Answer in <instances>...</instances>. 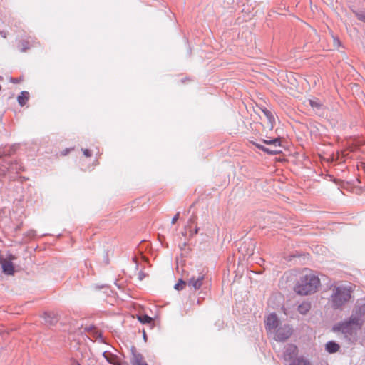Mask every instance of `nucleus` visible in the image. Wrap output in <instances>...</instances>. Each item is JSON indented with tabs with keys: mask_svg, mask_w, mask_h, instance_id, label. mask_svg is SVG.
I'll return each instance as SVG.
<instances>
[{
	"mask_svg": "<svg viewBox=\"0 0 365 365\" xmlns=\"http://www.w3.org/2000/svg\"><path fill=\"white\" fill-rule=\"evenodd\" d=\"M320 279L312 271L304 270L294 287V291L299 295H308L317 292Z\"/></svg>",
	"mask_w": 365,
	"mask_h": 365,
	"instance_id": "1",
	"label": "nucleus"
},
{
	"mask_svg": "<svg viewBox=\"0 0 365 365\" xmlns=\"http://www.w3.org/2000/svg\"><path fill=\"white\" fill-rule=\"evenodd\" d=\"M363 323V319L356 315H351L348 321L336 324L333 327V331H340L346 337L355 336L357 331L361 329Z\"/></svg>",
	"mask_w": 365,
	"mask_h": 365,
	"instance_id": "2",
	"label": "nucleus"
},
{
	"mask_svg": "<svg viewBox=\"0 0 365 365\" xmlns=\"http://www.w3.org/2000/svg\"><path fill=\"white\" fill-rule=\"evenodd\" d=\"M351 287H335L331 297L332 306L336 309L341 307L351 299Z\"/></svg>",
	"mask_w": 365,
	"mask_h": 365,
	"instance_id": "3",
	"label": "nucleus"
},
{
	"mask_svg": "<svg viewBox=\"0 0 365 365\" xmlns=\"http://www.w3.org/2000/svg\"><path fill=\"white\" fill-rule=\"evenodd\" d=\"M131 353L130 363L132 365H148L143 355L138 353L135 347H132Z\"/></svg>",
	"mask_w": 365,
	"mask_h": 365,
	"instance_id": "4",
	"label": "nucleus"
},
{
	"mask_svg": "<svg viewBox=\"0 0 365 365\" xmlns=\"http://www.w3.org/2000/svg\"><path fill=\"white\" fill-rule=\"evenodd\" d=\"M266 329L268 330L275 329L278 324L279 320L275 314H269L265 320Z\"/></svg>",
	"mask_w": 365,
	"mask_h": 365,
	"instance_id": "5",
	"label": "nucleus"
},
{
	"mask_svg": "<svg viewBox=\"0 0 365 365\" xmlns=\"http://www.w3.org/2000/svg\"><path fill=\"white\" fill-rule=\"evenodd\" d=\"M352 315L358 316L361 317V319L365 315V298L357 301L355 310Z\"/></svg>",
	"mask_w": 365,
	"mask_h": 365,
	"instance_id": "6",
	"label": "nucleus"
},
{
	"mask_svg": "<svg viewBox=\"0 0 365 365\" xmlns=\"http://www.w3.org/2000/svg\"><path fill=\"white\" fill-rule=\"evenodd\" d=\"M291 334V329L289 327H285L284 329H279L277 331L276 337L279 341H284L288 339Z\"/></svg>",
	"mask_w": 365,
	"mask_h": 365,
	"instance_id": "7",
	"label": "nucleus"
},
{
	"mask_svg": "<svg viewBox=\"0 0 365 365\" xmlns=\"http://www.w3.org/2000/svg\"><path fill=\"white\" fill-rule=\"evenodd\" d=\"M203 279V275H199L197 278L193 277L189 279L187 284L189 287H193L195 289H198L202 285Z\"/></svg>",
	"mask_w": 365,
	"mask_h": 365,
	"instance_id": "8",
	"label": "nucleus"
},
{
	"mask_svg": "<svg viewBox=\"0 0 365 365\" xmlns=\"http://www.w3.org/2000/svg\"><path fill=\"white\" fill-rule=\"evenodd\" d=\"M103 356L110 364H112L113 365H120L118 358L115 355H114L108 351H104L103 353Z\"/></svg>",
	"mask_w": 365,
	"mask_h": 365,
	"instance_id": "9",
	"label": "nucleus"
},
{
	"mask_svg": "<svg viewBox=\"0 0 365 365\" xmlns=\"http://www.w3.org/2000/svg\"><path fill=\"white\" fill-rule=\"evenodd\" d=\"M339 349V345L334 341H329L326 344V350L329 353L337 352Z\"/></svg>",
	"mask_w": 365,
	"mask_h": 365,
	"instance_id": "10",
	"label": "nucleus"
},
{
	"mask_svg": "<svg viewBox=\"0 0 365 365\" xmlns=\"http://www.w3.org/2000/svg\"><path fill=\"white\" fill-rule=\"evenodd\" d=\"M2 269L4 272L12 274L14 272V266L11 262L8 261H4L2 263Z\"/></svg>",
	"mask_w": 365,
	"mask_h": 365,
	"instance_id": "11",
	"label": "nucleus"
},
{
	"mask_svg": "<svg viewBox=\"0 0 365 365\" xmlns=\"http://www.w3.org/2000/svg\"><path fill=\"white\" fill-rule=\"evenodd\" d=\"M29 98V93L26 91H22L18 96V102L21 106H23L26 103Z\"/></svg>",
	"mask_w": 365,
	"mask_h": 365,
	"instance_id": "12",
	"label": "nucleus"
},
{
	"mask_svg": "<svg viewBox=\"0 0 365 365\" xmlns=\"http://www.w3.org/2000/svg\"><path fill=\"white\" fill-rule=\"evenodd\" d=\"M310 308L311 305L309 302H303L298 307V311L302 314H306Z\"/></svg>",
	"mask_w": 365,
	"mask_h": 365,
	"instance_id": "13",
	"label": "nucleus"
},
{
	"mask_svg": "<svg viewBox=\"0 0 365 365\" xmlns=\"http://www.w3.org/2000/svg\"><path fill=\"white\" fill-rule=\"evenodd\" d=\"M264 114L266 115V118H267L268 123H269L268 127L269 128V129H272L273 128L274 122V118L273 115L268 110L264 111Z\"/></svg>",
	"mask_w": 365,
	"mask_h": 365,
	"instance_id": "14",
	"label": "nucleus"
},
{
	"mask_svg": "<svg viewBox=\"0 0 365 365\" xmlns=\"http://www.w3.org/2000/svg\"><path fill=\"white\" fill-rule=\"evenodd\" d=\"M290 365H310V364L302 358H298L294 359Z\"/></svg>",
	"mask_w": 365,
	"mask_h": 365,
	"instance_id": "15",
	"label": "nucleus"
},
{
	"mask_svg": "<svg viewBox=\"0 0 365 365\" xmlns=\"http://www.w3.org/2000/svg\"><path fill=\"white\" fill-rule=\"evenodd\" d=\"M138 319L143 324H149L153 321V319L148 315L138 316Z\"/></svg>",
	"mask_w": 365,
	"mask_h": 365,
	"instance_id": "16",
	"label": "nucleus"
},
{
	"mask_svg": "<svg viewBox=\"0 0 365 365\" xmlns=\"http://www.w3.org/2000/svg\"><path fill=\"white\" fill-rule=\"evenodd\" d=\"M265 143L267 144H269V145H274V146H279L280 145V142H279V140L277 139V138H274L273 140H264Z\"/></svg>",
	"mask_w": 365,
	"mask_h": 365,
	"instance_id": "17",
	"label": "nucleus"
},
{
	"mask_svg": "<svg viewBox=\"0 0 365 365\" xmlns=\"http://www.w3.org/2000/svg\"><path fill=\"white\" fill-rule=\"evenodd\" d=\"M185 286V282L182 280H180L175 285V288L178 290H182Z\"/></svg>",
	"mask_w": 365,
	"mask_h": 365,
	"instance_id": "18",
	"label": "nucleus"
},
{
	"mask_svg": "<svg viewBox=\"0 0 365 365\" xmlns=\"http://www.w3.org/2000/svg\"><path fill=\"white\" fill-rule=\"evenodd\" d=\"M309 103L312 108H319L321 107L320 103L317 101L309 100Z\"/></svg>",
	"mask_w": 365,
	"mask_h": 365,
	"instance_id": "19",
	"label": "nucleus"
},
{
	"mask_svg": "<svg viewBox=\"0 0 365 365\" xmlns=\"http://www.w3.org/2000/svg\"><path fill=\"white\" fill-rule=\"evenodd\" d=\"M92 336H93V338H97V337H100L101 336V333H98V331H95L94 330V328L93 327V334H92Z\"/></svg>",
	"mask_w": 365,
	"mask_h": 365,
	"instance_id": "20",
	"label": "nucleus"
},
{
	"mask_svg": "<svg viewBox=\"0 0 365 365\" xmlns=\"http://www.w3.org/2000/svg\"><path fill=\"white\" fill-rule=\"evenodd\" d=\"M179 215H180V214H179V212H178V213H177V214H176V215L173 217V219H172V220H171V223H172V224H175V223L177 222V220H178V218H179Z\"/></svg>",
	"mask_w": 365,
	"mask_h": 365,
	"instance_id": "21",
	"label": "nucleus"
},
{
	"mask_svg": "<svg viewBox=\"0 0 365 365\" xmlns=\"http://www.w3.org/2000/svg\"><path fill=\"white\" fill-rule=\"evenodd\" d=\"M101 288L103 289L104 293H108L109 292V287L107 286H102Z\"/></svg>",
	"mask_w": 365,
	"mask_h": 365,
	"instance_id": "22",
	"label": "nucleus"
},
{
	"mask_svg": "<svg viewBox=\"0 0 365 365\" xmlns=\"http://www.w3.org/2000/svg\"><path fill=\"white\" fill-rule=\"evenodd\" d=\"M358 19L365 21V14H359Z\"/></svg>",
	"mask_w": 365,
	"mask_h": 365,
	"instance_id": "23",
	"label": "nucleus"
},
{
	"mask_svg": "<svg viewBox=\"0 0 365 365\" xmlns=\"http://www.w3.org/2000/svg\"><path fill=\"white\" fill-rule=\"evenodd\" d=\"M83 153H84L86 157H89L90 156V151L88 149H86L83 151Z\"/></svg>",
	"mask_w": 365,
	"mask_h": 365,
	"instance_id": "24",
	"label": "nucleus"
},
{
	"mask_svg": "<svg viewBox=\"0 0 365 365\" xmlns=\"http://www.w3.org/2000/svg\"><path fill=\"white\" fill-rule=\"evenodd\" d=\"M71 365H81V364H79L77 361H73Z\"/></svg>",
	"mask_w": 365,
	"mask_h": 365,
	"instance_id": "25",
	"label": "nucleus"
},
{
	"mask_svg": "<svg viewBox=\"0 0 365 365\" xmlns=\"http://www.w3.org/2000/svg\"><path fill=\"white\" fill-rule=\"evenodd\" d=\"M143 277H144V274H143L142 272H140V273L139 274V279H140V280H142Z\"/></svg>",
	"mask_w": 365,
	"mask_h": 365,
	"instance_id": "26",
	"label": "nucleus"
},
{
	"mask_svg": "<svg viewBox=\"0 0 365 365\" xmlns=\"http://www.w3.org/2000/svg\"><path fill=\"white\" fill-rule=\"evenodd\" d=\"M291 348H292V351L294 352L296 351V350H297V347L296 346H292Z\"/></svg>",
	"mask_w": 365,
	"mask_h": 365,
	"instance_id": "27",
	"label": "nucleus"
},
{
	"mask_svg": "<svg viewBox=\"0 0 365 365\" xmlns=\"http://www.w3.org/2000/svg\"><path fill=\"white\" fill-rule=\"evenodd\" d=\"M265 150L267 151V152H270L272 153H275L277 152V150H274V151H269L268 150Z\"/></svg>",
	"mask_w": 365,
	"mask_h": 365,
	"instance_id": "28",
	"label": "nucleus"
}]
</instances>
